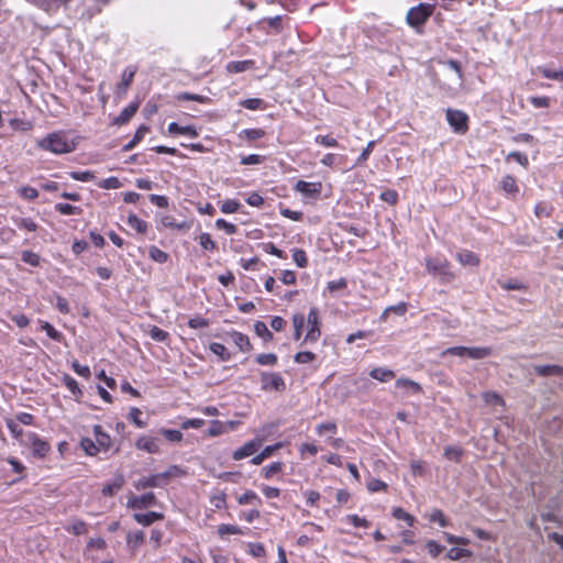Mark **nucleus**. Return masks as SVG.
Masks as SVG:
<instances>
[{
  "label": "nucleus",
  "mask_w": 563,
  "mask_h": 563,
  "mask_svg": "<svg viewBox=\"0 0 563 563\" xmlns=\"http://www.w3.org/2000/svg\"><path fill=\"white\" fill-rule=\"evenodd\" d=\"M37 147L53 154H67L76 148V143L64 131H55L37 141Z\"/></svg>",
  "instance_id": "f257e3e1"
},
{
  "label": "nucleus",
  "mask_w": 563,
  "mask_h": 563,
  "mask_svg": "<svg viewBox=\"0 0 563 563\" xmlns=\"http://www.w3.org/2000/svg\"><path fill=\"white\" fill-rule=\"evenodd\" d=\"M426 267L429 274L433 275L442 284L452 283L455 274L451 271L450 263L441 257H427Z\"/></svg>",
  "instance_id": "f03ea898"
},
{
  "label": "nucleus",
  "mask_w": 563,
  "mask_h": 563,
  "mask_svg": "<svg viewBox=\"0 0 563 563\" xmlns=\"http://www.w3.org/2000/svg\"><path fill=\"white\" fill-rule=\"evenodd\" d=\"M434 3H419L407 12L406 21L412 27L421 26L433 14Z\"/></svg>",
  "instance_id": "7ed1b4c3"
},
{
  "label": "nucleus",
  "mask_w": 563,
  "mask_h": 563,
  "mask_svg": "<svg viewBox=\"0 0 563 563\" xmlns=\"http://www.w3.org/2000/svg\"><path fill=\"white\" fill-rule=\"evenodd\" d=\"M308 331L305 336V342L314 343L321 335L319 310L316 307L310 308L309 313L306 318Z\"/></svg>",
  "instance_id": "20e7f679"
},
{
  "label": "nucleus",
  "mask_w": 563,
  "mask_h": 563,
  "mask_svg": "<svg viewBox=\"0 0 563 563\" xmlns=\"http://www.w3.org/2000/svg\"><path fill=\"white\" fill-rule=\"evenodd\" d=\"M261 388L265 391H283L286 383L279 373H261Z\"/></svg>",
  "instance_id": "39448f33"
},
{
  "label": "nucleus",
  "mask_w": 563,
  "mask_h": 563,
  "mask_svg": "<svg viewBox=\"0 0 563 563\" xmlns=\"http://www.w3.org/2000/svg\"><path fill=\"white\" fill-rule=\"evenodd\" d=\"M27 443L32 449L33 456L37 459H44L51 451V445L47 441L42 439L35 432H29L26 434Z\"/></svg>",
  "instance_id": "423d86ee"
},
{
  "label": "nucleus",
  "mask_w": 563,
  "mask_h": 563,
  "mask_svg": "<svg viewBox=\"0 0 563 563\" xmlns=\"http://www.w3.org/2000/svg\"><path fill=\"white\" fill-rule=\"evenodd\" d=\"M467 119L466 113L461 110H446V120L457 133H465L467 131Z\"/></svg>",
  "instance_id": "0eeeda50"
},
{
  "label": "nucleus",
  "mask_w": 563,
  "mask_h": 563,
  "mask_svg": "<svg viewBox=\"0 0 563 563\" xmlns=\"http://www.w3.org/2000/svg\"><path fill=\"white\" fill-rule=\"evenodd\" d=\"M156 505V496L150 492L141 496L132 495L128 499L126 506L132 509H143Z\"/></svg>",
  "instance_id": "6e6552de"
},
{
  "label": "nucleus",
  "mask_w": 563,
  "mask_h": 563,
  "mask_svg": "<svg viewBox=\"0 0 563 563\" xmlns=\"http://www.w3.org/2000/svg\"><path fill=\"white\" fill-rule=\"evenodd\" d=\"M262 443H263V440L260 438H255L253 440L247 441L244 445H242L241 448L236 449L233 452V454H232L233 460L240 461L242 459L253 455L261 448Z\"/></svg>",
  "instance_id": "1a4fd4ad"
},
{
  "label": "nucleus",
  "mask_w": 563,
  "mask_h": 563,
  "mask_svg": "<svg viewBox=\"0 0 563 563\" xmlns=\"http://www.w3.org/2000/svg\"><path fill=\"white\" fill-rule=\"evenodd\" d=\"M135 446L147 453L156 454L161 451V440L156 437L142 435L136 440Z\"/></svg>",
  "instance_id": "9d476101"
},
{
  "label": "nucleus",
  "mask_w": 563,
  "mask_h": 563,
  "mask_svg": "<svg viewBox=\"0 0 563 563\" xmlns=\"http://www.w3.org/2000/svg\"><path fill=\"white\" fill-rule=\"evenodd\" d=\"M295 189L306 197H317L321 192L322 185L321 183H308L305 180H298L295 185Z\"/></svg>",
  "instance_id": "9b49d317"
},
{
  "label": "nucleus",
  "mask_w": 563,
  "mask_h": 563,
  "mask_svg": "<svg viewBox=\"0 0 563 563\" xmlns=\"http://www.w3.org/2000/svg\"><path fill=\"white\" fill-rule=\"evenodd\" d=\"M225 335L231 339L241 352H249L252 350V344L247 335L235 330L227 332Z\"/></svg>",
  "instance_id": "f8f14e48"
},
{
  "label": "nucleus",
  "mask_w": 563,
  "mask_h": 563,
  "mask_svg": "<svg viewBox=\"0 0 563 563\" xmlns=\"http://www.w3.org/2000/svg\"><path fill=\"white\" fill-rule=\"evenodd\" d=\"M395 386L397 389H400L404 395L420 394L422 391L421 385L409 378H398L395 383Z\"/></svg>",
  "instance_id": "ddd939ff"
},
{
  "label": "nucleus",
  "mask_w": 563,
  "mask_h": 563,
  "mask_svg": "<svg viewBox=\"0 0 563 563\" xmlns=\"http://www.w3.org/2000/svg\"><path fill=\"white\" fill-rule=\"evenodd\" d=\"M93 433H95V438H96V443H97L98 448L100 449V451L101 450L108 451L112 446V441H111L110 435L102 430L101 426L96 424L93 427Z\"/></svg>",
  "instance_id": "4468645a"
},
{
  "label": "nucleus",
  "mask_w": 563,
  "mask_h": 563,
  "mask_svg": "<svg viewBox=\"0 0 563 563\" xmlns=\"http://www.w3.org/2000/svg\"><path fill=\"white\" fill-rule=\"evenodd\" d=\"M533 369H534V373L541 377H547V376L563 377V366H560V365H536L533 367Z\"/></svg>",
  "instance_id": "2eb2a0df"
},
{
  "label": "nucleus",
  "mask_w": 563,
  "mask_h": 563,
  "mask_svg": "<svg viewBox=\"0 0 563 563\" xmlns=\"http://www.w3.org/2000/svg\"><path fill=\"white\" fill-rule=\"evenodd\" d=\"M139 109V102L129 103L120 114L114 119L113 123L117 125H122L128 123L131 118L136 113Z\"/></svg>",
  "instance_id": "dca6fc26"
},
{
  "label": "nucleus",
  "mask_w": 563,
  "mask_h": 563,
  "mask_svg": "<svg viewBox=\"0 0 563 563\" xmlns=\"http://www.w3.org/2000/svg\"><path fill=\"white\" fill-rule=\"evenodd\" d=\"M134 520L142 526H150L155 521L164 518L163 514L156 511H148L146 514H134Z\"/></svg>",
  "instance_id": "f3484780"
},
{
  "label": "nucleus",
  "mask_w": 563,
  "mask_h": 563,
  "mask_svg": "<svg viewBox=\"0 0 563 563\" xmlns=\"http://www.w3.org/2000/svg\"><path fill=\"white\" fill-rule=\"evenodd\" d=\"M124 485V477L123 475H117L115 478L111 482L106 484L102 487V495L103 496H113L115 495Z\"/></svg>",
  "instance_id": "a211bd4d"
},
{
  "label": "nucleus",
  "mask_w": 563,
  "mask_h": 563,
  "mask_svg": "<svg viewBox=\"0 0 563 563\" xmlns=\"http://www.w3.org/2000/svg\"><path fill=\"white\" fill-rule=\"evenodd\" d=\"M282 443H275L273 445H267L265 446L261 453L256 454L255 456H253L251 459V463L253 465H260L264 462V460H266L267 457H269L276 450H278L279 448H282Z\"/></svg>",
  "instance_id": "6ab92c4d"
},
{
  "label": "nucleus",
  "mask_w": 563,
  "mask_h": 563,
  "mask_svg": "<svg viewBox=\"0 0 563 563\" xmlns=\"http://www.w3.org/2000/svg\"><path fill=\"white\" fill-rule=\"evenodd\" d=\"M369 376L378 382L386 383L395 377V373L386 367H375L369 372Z\"/></svg>",
  "instance_id": "aec40b11"
},
{
  "label": "nucleus",
  "mask_w": 563,
  "mask_h": 563,
  "mask_svg": "<svg viewBox=\"0 0 563 563\" xmlns=\"http://www.w3.org/2000/svg\"><path fill=\"white\" fill-rule=\"evenodd\" d=\"M168 132L170 134H184L190 137H196L198 135L196 129L191 125L181 126L176 122H170L168 124Z\"/></svg>",
  "instance_id": "412c9836"
},
{
  "label": "nucleus",
  "mask_w": 563,
  "mask_h": 563,
  "mask_svg": "<svg viewBox=\"0 0 563 563\" xmlns=\"http://www.w3.org/2000/svg\"><path fill=\"white\" fill-rule=\"evenodd\" d=\"M161 485L162 483L158 474L152 475L150 477L140 478L134 483V487L137 490H142L148 487H158Z\"/></svg>",
  "instance_id": "4be33fe9"
},
{
  "label": "nucleus",
  "mask_w": 563,
  "mask_h": 563,
  "mask_svg": "<svg viewBox=\"0 0 563 563\" xmlns=\"http://www.w3.org/2000/svg\"><path fill=\"white\" fill-rule=\"evenodd\" d=\"M456 258L463 266H467V265L478 266V264H479L478 256L475 253H473L471 251H466V250L459 252L456 254Z\"/></svg>",
  "instance_id": "5701e85b"
},
{
  "label": "nucleus",
  "mask_w": 563,
  "mask_h": 563,
  "mask_svg": "<svg viewBox=\"0 0 563 563\" xmlns=\"http://www.w3.org/2000/svg\"><path fill=\"white\" fill-rule=\"evenodd\" d=\"M70 0H36V4L46 12H54L68 4Z\"/></svg>",
  "instance_id": "b1692460"
},
{
  "label": "nucleus",
  "mask_w": 563,
  "mask_h": 563,
  "mask_svg": "<svg viewBox=\"0 0 563 563\" xmlns=\"http://www.w3.org/2000/svg\"><path fill=\"white\" fill-rule=\"evenodd\" d=\"M500 187L507 195L512 197H515L519 191V187L517 185L515 177L510 175L503 177L500 181Z\"/></svg>",
  "instance_id": "393cba45"
},
{
  "label": "nucleus",
  "mask_w": 563,
  "mask_h": 563,
  "mask_svg": "<svg viewBox=\"0 0 563 563\" xmlns=\"http://www.w3.org/2000/svg\"><path fill=\"white\" fill-rule=\"evenodd\" d=\"M254 62L251 59L230 62L227 65V69L230 73H242L252 69Z\"/></svg>",
  "instance_id": "a878e982"
},
{
  "label": "nucleus",
  "mask_w": 563,
  "mask_h": 563,
  "mask_svg": "<svg viewBox=\"0 0 563 563\" xmlns=\"http://www.w3.org/2000/svg\"><path fill=\"white\" fill-rule=\"evenodd\" d=\"M492 354V349L488 346H473L466 347V356L472 360H481Z\"/></svg>",
  "instance_id": "bb28decb"
},
{
  "label": "nucleus",
  "mask_w": 563,
  "mask_h": 563,
  "mask_svg": "<svg viewBox=\"0 0 563 563\" xmlns=\"http://www.w3.org/2000/svg\"><path fill=\"white\" fill-rule=\"evenodd\" d=\"M128 224L132 229H134L136 232L142 233V234L146 233L147 228H148L147 223L144 220H142L141 218H139L136 214H133V213L129 214Z\"/></svg>",
  "instance_id": "cd10ccee"
},
{
  "label": "nucleus",
  "mask_w": 563,
  "mask_h": 563,
  "mask_svg": "<svg viewBox=\"0 0 563 563\" xmlns=\"http://www.w3.org/2000/svg\"><path fill=\"white\" fill-rule=\"evenodd\" d=\"M65 529H66V531L73 533L75 536H82V534L88 533L87 523L80 519L73 520V522L69 526H67Z\"/></svg>",
  "instance_id": "c85d7f7f"
},
{
  "label": "nucleus",
  "mask_w": 563,
  "mask_h": 563,
  "mask_svg": "<svg viewBox=\"0 0 563 563\" xmlns=\"http://www.w3.org/2000/svg\"><path fill=\"white\" fill-rule=\"evenodd\" d=\"M210 351L213 354H216L222 362H228L232 358L231 353L221 343H217V342L211 343Z\"/></svg>",
  "instance_id": "c756f323"
},
{
  "label": "nucleus",
  "mask_w": 563,
  "mask_h": 563,
  "mask_svg": "<svg viewBox=\"0 0 563 563\" xmlns=\"http://www.w3.org/2000/svg\"><path fill=\"white\" fill-rule=\"evenodd\" d=\"M150 131L148 126L141 125L134 133L132 140L123 146V151H131Z\"/></svg>",
  "instance_id": "7c9ffc66"
},
{
  "label": "nucleus",
  "mask_w": 563,
  "mask_h": 563,
  "mask_svg": "<svg viewBox=\"0 0 563 563\" xmlns=\"http://www.w3.org/2000/svg\"><path fill=\"white\" fill-rule=\"evenodd\" d=\"M41 329L46 332V335L56 341L62 342L64 340V335L62 332L57 331L49 322L47 321H40Z\"/></svg>",
  "instance_id": "2f4dec72"
},
{
  "label": "nucleus",
  "mask_w": 563,
  "mask_h": 563,
  "mask_svg": "<svg viewBox=\"0 0 563 563\" xmlns=\"http://www.w3.org/2000/svg\"><path fill=\"white\" fill-rule=\"evenodd\" d=\"M13 222L19 229L27 232H34L37 230V224L31 218L16 217L13 218Z\"/></svg>",
  "instance_id": "473e14b6"
},
{
  "label": "nucleus",
  "mask_w": 563,
  "mask_h": 563,
  "mask_svg": "<svg viewBox=\"0 0 563 563\" xmlns=\"http://www.w3.org/2000/svg\"><path fill=\"white\" fill-rule=\"evenodd\" d=\"M391 515L397 520H404L409 527H412L416 521L415 517L405 511L401 507L393 508Z\"/></svg>",
  "instance_id": "72a5a7b5"
},
{
  "label": "nucleus",
  "mask_w": 563,
  "mask_h": 563,
  "mask_svg": "<svg viewBox=\"0 0 563 563\" xmlns=\"http://www.w3.org/2000/svg\"><path fill=\"white\" fill-rule=\"evenodd\" d=\"M80 448L85 451L87 455L95 456L98 454L100 449L98 448L96 441L90 438H82L80 441Z\"/></svg>",
  "instance_id": "f704fd0d"
},
{
  "label": "nucleus",
  "mask_w": 563,
  "mask_h": 563,
  "mask_svg": "<svg viewBox=\"0 0 563 563\" xmlns=\"http://www.w3.org/2000/svg\"><path fill=\"white\" fill-rule=\"evenodd\" d=\"M472 555V551L463 548H451L448 551L446 558L451 561H457L462 558H470Z\"/></svg>",
  "instance_id": "c9c22d12"
},
{
  "label": "nucleus",
  "mask_w": 563,
  "mask_h": 563,
  "mask_svg": "<svg viewBox=\"0 0 563 563\" xmlns=\"http://www.w3.org/2000/svg\"><path fill=\"white\" fill-rule=\"evenodd\" d=\"M184 475H185L184 470L178 465H172L165 472L158 474L161 481L162 479L167 481L173 477H181Z\"/></svg>",
  "instance_id": "e433bc0d"
},
{
  "label": "nucleus",
  "mask_w": 563,
  "mask_h": 563,
  "mask_svg": "<svg viewBox=\"0 0 563 563\" xmlns=\"http://www.w3.org/2000/svg\"><path fill=\"white\" fill-rule=\"evenodd\" d=\"M55 210L60 214L70 216V214H80L82 212L80 207L73 206L69 203H56Z\"/></svg>",
  "instance_id": "4c0bfd02"
},
{
  "label": "nucleus",
  "mask_w": 563,
  "mask_h": 563,
  "mask_svg": "<svg viewBox=\"0 0 563 563\" xmlns=\"http://www.w3.org/2000/svg\"><path fill=\"white\" fill-rule=\"evenodd\" d=\"M336 431H338V426L333 421L322 422L316 427V432L319 435L334 434V433H336Z\"/></svg>",
  "instance_id": "58836bf2"
},
{
  "label": "nucleus",
  "mask_w": 563,
  "mask_h": 563,
  "mask_svg": "<svg viewBox=\"0 0 563 563\" xmlns=\"http://www.w3.org/2000/svg\"><path fill=\"white\" fill-rule=\"evenodd\" d=\"M255 333L264 341H271L273 339L272 332L263 321H256L254 324Z\"/></svg>",
  "instance_id": "ea45409f"
},
{
  "label": "nucleus",
  "mask_w": 563,
  "mask_h": 563,
  "mask_svg": "<svg viewBox=\"0 0 563 563\" xmlns=\"http://www.w3.org/2000/svg\"><path fill=\"white\" fill-rule=\"evenodd\" d=\"M278 357L274 353H263L256 356V362L263 366H274L277 364Z\"/></svg>",
  "instance_id": "a19ab883"
},
{
  "label": "nucleus",
  "mask_w": 563,
  "mask_h": 563,
  "mask_svg": "<svg viewBox=\"0 0 563 563\" xmlns=\"http://www.w3.org/2000/svg\"><path fill=\"white\" fill-rule=\"evenodd\" d=\"M134 75H135V68H133V67L125 68L121 76L120 88H122L123 90L128 89L129 86L133 81Z\"/></svg>",
  "instance_id": "79ce46f5"
},
{
  "label": "nucleus",
  "mask_w": 563,
  "mask_h": 563,
  "mask_svg": "<svg viewBox=\"0 0 563 563\" xmlns=\"http://www.w3.org/2000/svg\"><path fill=\"white\" fill-rule=\"evenodd\" d=\"M538 70L544 78L563 81L562 69L553 70L547 67H539Z\"/></svg>",
  "instance_id": "37998d69"
},
{
  "label": "nucleus",
  "mask_w": 563,
  "mask_h": 563,
  "mask_svg": "<svg viewBox=\"0 0 563 563\" xmlns=\"http://www.w3.org/2000/svg\"><path fill=\"white\" fill-rule=\"evenodd\" d=\"M150 257L157 263H165L168 260V254L157 246H151L148 250Z\"/></svg>",
  "instance_id": "c03bdc74"
},
{
  "label": "nucleus",
  "mask_w": 563,
  "mask_h": 563,
  "mask_svg": "<svg viewBox=\"0 0 563 563\" xmlns=\"http://www.w3.org/2000/svg\"><path fill=\"white\" fill-rule=\"evenodd\" d=\"M21 260L34 267L40 266L41 257L38 254L32 252V251H23L21 254Z\"/></svg>",
  "instance_id": "a18cd8bd"
},
{
  "label": "nucleus",
  "mask_w": 563,
  "mask_h": 563,
  "mask_svg": "<svg viewBox=\"0 0 563 563\" xmlns=\"http://www.w3.org/2000/svg\"><path fill=\"white\" fill-rule=\"evenodd\" d=\"M148 335L156 342H165L168 339V333L156 325L150 328Z\"/></svg>",
  "instance_id": "49530a36"
},
{
  "label": "nucleus",
  "mask_w": 563,
  "mask_h": 563,
  "mask_svg": "<svg viewBox=\"0 0 563 563\" xmlns=\"http://www.w3.org/2000/svg\"><path fill=\"white\" fill-rule=\"evenodd\" d=\"M240 106L249 110H260L264 108V101L260 98H249L242 100Z\"/></svg>",
  "instance_id": "de8ad7c7"
},
{
  "label": "nucleus",
  "mask_w": 563,
  "mask_h": 563,
  "mask_svg": "<svg viewBox=\"0 0 563 563\" xmlns=\"http://www.w3.org/2000/svg\"><path fill=\"white\" fill-rule=\"evenodd\" d=\"M553 207L545 203V202H538L534 207V214L536 217L538 218H541V217H551L552 212H553Z\"/></svg>",
  "instance_id": "09e8293b"
},
{
  "label": "nucleus",
  "mask_w": 563,
  "mask_h": 563,
  "mask_svg": "<svg viewBox=\"0 0 563 563\" xmlns=\"http://www.w3.org/2000/svg\"><path fill=\"white\" fill-rule=\"evenodd\" d=\"M316 354L310 352V351H302V352H298L295 356H294V360L296 363L298 364H307V363H311L316 360Z\"/></svg>",
  "instance_id": "8fccbe9b"
},
{
  "label": "nucleus",
  "mask_w": 563,
  "mask_h": 563,
  "mask_svg": "<svg viewBox=\"0 0 563 563\" xmlns=\"http://www.w3.org/2000/svg\"><path fill=\"white\" fill-rule=\"evenodd\" d=\"M218 533L219 536L223 537L225 534H241L242 530L240 527L235 525H227L222 523L218 527Z\"/></svg>",
  "instance_id": "3c124183"
},
{
  "label": "nucleus",
  "mask_w": 563,
  "mask_h": 563,
  "mask_svg": "<svg viewBox=\"0 0 563 563\" xmlns=\"http://www.w3.org/2000/svg\"><path fill=\"white\" fill-rule=\"evenodd\" d=\"M366 487L372 493L385 492L387 489V484L378 478H371L367 482Z\"/></svg>",
  "instance_id": "603ef678"
},
{
  "label": "nucleus",
  "mask_w": 563,
  "mask_h": 563,
  "mask_svg": "<svg viewBox=\"0 0 563 563\" xmlns=\"http://www.w3.org/2000/svg\"><path fill=\"white\" fill-rule=\"evenodd\" d=\"M406 311H407V303H406V302H399V303H397V305H394V306H389V307H387V308L384 310L383 314H382V319H385V318H386V316H387L388 313H390V312H394V313H397V314H399V316H402V314H405V313H406Z\"/></svg>",
  "instance_id": "864d4df0"
},
{
  "label": "nucleus",
  "mask_w": 563,
  "mask_h": 563,
  "mask_svg": "<svg viewBox=\"0 0 563 563\" xmlns=\"http://www.w3.org/2000/svg\"><path fill=\"white\" fill-rule=\"evenodd\" d=\"M240 202L235 199H227L221 205V211L223 213H233L236 212L240 208Z\"/></svg>",
  "instance_id": "5fc2aeb1"
},
{
  "label": "nucleus",
  "mask_w": 563,
  "mask_h": 563,
  "mask_svg": "<svg viewBox=\"0 0 563 563\" xmlns=\"http://www.w3.org/2000/svg\"><path fill=\"white\" fill-rule=\"evenodd\" d=\"M142 411L139 408H131L129 412V419L137 427V428H144L146 426V422L141 419Z\"/></svg>",
  "instance_id": "6e6d98bb"
},
{
  "label": "nucleus",
  "mask_w": 563,
  "mask_h": 563,
  "mask_svg": "<svg viewBox=\"0 0 563 563\" xmlns=\"http://www.w3.org/2000/svg\"><path fill=\"white\" fill-rule=\"evenodd\" d=\"M5 424L12 437L16 440H20L23 434V430L20 428L19 422L14 421L13 419H7Z\"/></svg>",
  "instance_id": "4d7b16f0"
},
{
  "label": "nucleus",
  "mask_w": 563,
  "mask_h": 563,
  "mask_svg": "<svg viewBox=\"0 0 563 563\" xmlns=\"http://www.w3.org/2000/svg\"><path fill=\"white\" fill-rule=\"evenodd\" d=\"M314 142L324 147H336L339 145L336 139L331 135H317Z\"/></svg>",
  "instance_id": "13d9d810"
},
{
  "label": "nucleus",
  "mask_w": 563,
  "mask_h": 563,
  "mask_svg": "<svg viewBox=\"0 0 563 563\" xmlns=\"http://www.w3.org/2000/svg\"><path fill=\"white\" fill-rule=\"evenodd\" d=\"M344 520L354 527L368 528L371 525L366 518L358 517L357 515H347Z\"/></svg>",
  "instance_id": "bf43d9fd"
},
{
  "label": "nucleus",
  "mask_w": 563,
  "mask_h": 563,
  "mask_svg": "<svg viewBox=\"0 0 563 563\" xmlns=\"http://www.w3.org/2000/svg\"><path fill=\"white\" fill-rule=\"evenodd\" d=\"M69 176L74 179V180H78V181H91L95 179V175L90 170H82V172H70L69 173Z\"/></svg>",
  "instance_id": "052dcab7"
},
{
  "label": "nucleus",
  "mask_w": 563,
  "mask_h": 563,
  "mask_svg": "<svg viewBox=\"0 0 563 563\" xmlns=\"http://www.w3.org/2000/svg\"><path fill=\"white\" fill-rule=\"evenodd\" d=\"M19 194L23 199L34 200L38 197V191L36 188L31 186H24L19 189Z\"/></svg>",
  "instance_id": "680f3d73"
},
{
  "label": "nucleus",
  "mask_w": 563,
  "mask_h": 563,
  "mask_svg": "<svg viewBox=\"0 0 563 563\" xmlns=\"http://www.w3.org/2000/svg\"><path fill=\"white\" fill-rule=\"evenodd\" d=\"M292 260L301 268L308 265V258L303 250L296 249L292 253Z\"/></svg>",
  "instance_id": "e2e57ef3"
},
{
  "label": "nucleus",
  "mask_w": 563,
  "mask_h": 563,
  "mask_svg": "<svg viewBox=\"0 0 563 563\" xmlns=\"http://www.w3.org/2000/svg\"><path fill=\"white\" fill-rule=\"evenodd\" d=\"M249 547V553L252 554L253 556L255 558H263L265 556V548L262 543L260 542H250L247 544Z\"/></svg>",
  "instance_id": "0e129e2a"
},
{
  "label": "nucleus",
  "mask_w": 563,
  "mask_h": 563,
  "mask_svg": "<svg viewBox=\"0 0 563 563\" xmlns=\"http://www.w3.org/2000/svg\"><path fill=\"white\" fill-rule=\"evenodd\" d=\"M128 543L134 548L140 547L144 542V532L136 531L128 534Z\"/></svg>",
  "instance_id": "69168bd1"
},
{
  "label": "nucleus",
  "mask_w": 563,
  "mask_h": 563,
  "mask_svg": "<svg viewBox=\"0 0 563 563\" xmlns=\"http://www.w3.org/2000/svg\"><path fill=\"white\" fill-rule=\"evenodd\" d=\"M161 433L170 442H180L183 440V433L174 429H162Z\"/></svg>",
  "instance_id": "338daca9"
},
{
  "label": "nucleus",
  "mask_w": 563,
  "mask_h": 563,
  "mask_svg": "<svg viewBox=\"0 0 563 563\" xmlns=\"http://www.w3.org/2000/svg\"><path fill=\"white\" fill-rule=\"evenodd\" d=\"M283 470L282 462H274L263 468V474L265 478H271L274 474L279 473Z\"/></svg>",
  "instance_id": "774afa93"
}]
</instances>
